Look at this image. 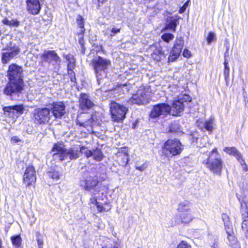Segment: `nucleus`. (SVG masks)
Masks as SVG:
<instances>
[{"label": "nucleus", "instance_id": "nucleus-1", "mask_svg": "<svg viewBox=\"0 0 248 248\" xmlns=\"http://www.w3.org/2000/svg\"><path fill=\"white\" fill-rule=\"evenodd\" d=\"M204 157L206 158L202 161V163L204 164L214 174L220 175L223 162L219 156L217 148H215L210 152L202 154V157Z\"/></svg>", "mask_w": 248, "mask_h": 248}, {"label": "nucleus", "instance_id": "nucleus-2", "mask_svg": "<svg viewBox=\"0 0 248 248\" xmlns=\"http://www.w3.org/2000/svg\"><path fill=\"white\" fill-rule=\"evenodd\" d=\"M91 65L94 71L99 84L103 82L107 77V70L111 65V61L108 59L99 56L93 58Z\"/></svg>", "mask_w": 248, "mask_h": 248}, {"label": "nucleus", "instance_id": "nucleus-3", "mask_svg": "<svg viewBox=\"0 0 248 248\" xmlns=\"http://www.w3.org/2000/svg\"><path fill=\"white\" fill-rule=\"evenodd\" d=\"M24 90V83L21 80H10L3 89L4 94L12 100H17Z\"/></svg>", "mask_w": 248, "mask_h": 248}, {"label": "nucleus", "instance_id": "nucleus-4", "mask_svg": "<svg viewBox=\"0 0 248 248\" xmlns=\"http://www.w3.org/2000/svg\"><path fill=\"white\" fill-rule=\"evenodd\" d=\"M183 149V145L178 139L168 140L162 147V153L167 157L178 155Z\"/></svg>", "mask_w": 248, "mask_h": 248}, {"label": "nucleus", "instance_id": "nucleus-5", "mask_svg": "<svg viewBox=\"0 0 248 248\" xmlns=\"http://www.w3.org/2000/svg\"><path fill=\"white\" fill-rule=\"evenodd\" d=\"M50 119V110L47 108H38L32 112L31 120L36 124H45Z\"/></svg>", "mask_w": 248, "mask_h": 248}, {"label": "nucleus", "instance_id": "nucleus-6", "mask_svg": "<svg viewBox=\"0 0 248 248\" xmlns=\"http://www.w3.org/2000/svg\"><path fill=\"white\" fill-rule=\"evenodd\" d=\"M191 101L190 97L186 94L179 96L178 99L173 101L170 113L173 116H178L184 110L185 104Z\"/></svg>", "mask_w": 248, "mask_h": 248}, {"label": "nucleus", "instance_id": "nucleus-7", "mask_svg": "<svg viewBox=\"0 0 248 248\" xmlns=\"http://www.w3.org/2000/svg\"><path fill=\"white\" fill-rule=\"evenodd\" d=\"M110 110L114 121L119 122L124 119L128 109L124 105L112 102L110 104Z\"/></svg>", "mask_w": 248, "mask_h": 248}, {"label": "nucleus", "instance_id": "nucleus-8", "mask_svg": "<svg viewBox=\"0 0 248 248\" xmlns=\"http://www.w3.org/2000/svg\"><path fill=\"white\" fill-rule=\"evenodd\" d=\"M150 100L149 93L144 87H140L137 93L134 94L129 100V103L143 105L147 104Z\"/></svg>", "mask_w": 248, "mask_h": 248}, {"label": "nucleus", "instance_id": "nucleus-9", "mask_svg": "<svg viewBox=\"0 0 248 248\" xmlns=\"http://www.w3.org/2000/svg\"><path fill=\"white\" fill-rule=\"evenodd\" d=\"M22 68L16 64H12L9 67L8 76L10 80H21L23 79Z\"/></svg>", "mask_w": 248, "mask_h": 248}, {"label": "nucleus", "instance_id": "nucleus-10", "mask_svg": "<svg viewBox=\"0 0 248 248\" xmlns=\"http://www.w3.org/2000/svg\"><path fill=\"white\" fill-rule=\"evenodd\" d=\"M170 106L166 103L158 104L154 106L151 113L150 117L155 118L160 115L170 113Z\"/></svg>", "mask_w": 248, "mask_h": 248}, {"label": "nucleus", "instance_id": "nucleus-11", "mask_svg": "<svg viewBox=\"0 0 248 248\" xmlns=\"http://www.w3.org/2000/svg\"><path fill=\"white\" fill-rule=\"evenodd\" d=\"M184 45L182 38H176L173 47L168 58L169 62H173L179 56Z\"/></svg>", "mask_w": 248, "mask_h": 248}, {"label": "nucleus", "instance_id": "nucleus-12", "mask_svg": "<svg viewBox=\"0 0 248 248\" xmlns=\"http://www.w3.org/2000/svg\"><path fill=\"white\" fill-rule=\"evenodd\" d=\"M81 147H78L77 145H73L71 148L66 149L63 152V156L61 157V161L67 159L68 158L70 160L76 159L79 157V155L82 153L80 152Z\"/></svg>", "mask_w": 248, "mask_h": 248}, {"label": "nucleus", "instance_id": "nucleus-13", "mask_svg": "<svg viewBox=\"0 0 248 248\" xmlns=\"http://www.w3.org/2000/svg\"><path fill=\"white\" fill-rule=\"evenodd\" d=\"M45 0H26L27 10L31 14L39 13Z\"/></svg>", "mask_w": 248, "mask_h": 248}, {"label": "nucleus", "instance_id": "nucleus-14", "mask_svg": "<svg viewBox=\"0 0 248 248\" xmlns=\"http://www.w3.org/2000/svg\"><path fill=\"white\" fill-rule=\"evenodd\" d=\"M36 177L34 168L33 166H29L25 170L23 175V182L27 186L33 184Z\"/></svg>", "mask_w": 248, "mask_h": 248}, {"label": "nucleus", "instance_id": "nucleus-15", "mask_svg": "<svg viewBox=\"0 0 248 248\" xmlns=\"http://www.w3.org/2000/svg\"><path fill=\"white\" fill-rule=\"evenodd\" d=\"M50 105L52 113L56 118H61L65 113V106L63 102H53Z\"/></svg>", "mask_w": 248, "mask_h": 248}, {"label": "nucleus", "instance_id": "nucleus-16", "mask_svg": "<svg viewBox=\"0 0 248 248\" xmlns=\"http://www.w3.org/2000/svg\"><path fill=\"white\" fill-rule=\"evenodd\" d=\"M80 152L82 154H84L87 158L93 156V159L96 161H100L102 160L103 158L102 153L98 149L91 151L85 146H81Z\"/></svg>", "mask_w": 248, "mask_h": 248}, {"label": "nucleus", "instance_id": "nucleus-17", "mask_svg": "<svg viewBox=\"0 0 248 248\" xmlns=\"http://www.w3.org/2000/svg\"><path fill=\"white\" fill-rule=\"evenodd\" d=\"M79 108L83 110L91 108L93 106V102L91 100L88 94L81 93L79 99Z\"/></svg>", "mask_w": 248, "mask_h": 248}, {"label": "nucleus", "instance_id": "nucleus-18", "mask_svg": "<svg viewBox=\"0 0 248 248\" xmlns=\"http://www.w3.org/2000/svg\"><path fill=\"white\" fill-rule=\"evenodd\" d=\"M42 59L48 62L57 63L60 62L61 59L54 50H45L42 55Z\"/></svg>", "mask_w": 248, "mask_h": 248}, {"label": "nucleus", "instance_id": "nucleus-19", "mask_svg": "<svg viewBox=\"0 0 248 248\" xmlns=\"http://www.w3.org/2000/svg\"><path fill=\"white\" fill-rule=\"evenodd\" d=\"M20 49L18 47H15L13 49L3 52L2 53V62L6 63L18 55Z\"/></svg>", "mask_w": 248, "mask_h": 248}, {"label": "nucleus", "instance_id": "nucleus-20", "mask_svg": "<svg viewBox=\"0 0 248 248\" xmlns=\"http://www.w3.org/2000/svg\"><path fill=\"white\" fill-rule=\"evenodd\" d=\"M193 218L194 217L192 213L188 212L180 213L176 217L175 220L177 224L185 225L190 222Z\"/></svg>", "mask_w": 248, "mask_h": 248}, {"label": "nucleus", "instance_id": "nucleus-21", "mask_svg": "<svg viewBox=\"0 0 248 248\" xmlns=\"http://www.w3.org/2000/svg\"><path fill=\"white\" fill-rule=\"evenodd\" d=\"M86 115H88V117H86L85 115L78 116L77 120V124L85 128L91 125L93 122L92 117L90 115L86 114Z\"/></svg>", "mask_w": 248, "mask_h": 248}, {"label": "nucleus", "instance_id": "nucleus-22", "mask_svg": "<svg viewBox=\"0 0 248 248\" xmlns=\"http://www.w3.org/2000/svg\"><path fill=\"white\" fill-rule=\"evenodd\" d=\"M3 110L4 112H14L16 111L19 114H23L25 110V107L23 104L4 107Z\"/></svg>", "mask_w": 248, "mask_h": 248}, {"label": "nucleus", "instance_id": "nucleus-23", "mask_svg": "<svg viewBox=\"0 0 248 248\" xmlns=\"http://www.w3.org/2000/svg\"><path fill=\"white\" fill-rule=\"evenodd\" d=\"M198 126L202 130L205 129L211 132L214 129V122L213 120H209L205 122H197Z\"/></svg>", "mask_w": 248, "mask_h": 248}, {"label": "nucleus", "instance_id": "nucleus-24", "mask_svg": "<svg viewBox=\"0 0 248 248\" xmlns=\"http://www.w3.org/2000/svg\"><path fill=\"white\" fill-rule=\"evenodd\" d=\"M98 182L96 178L91 176L88 177L85 181L84 188L87 190L93 189L97 186Z\"/></svg>", "mask_w": 248, "mask_h": 248}, {"label": "nucleus", "instance_id": "nucleus-25", "mask_svg": "<svg viewBox=\"0 0 248 248\" xmlns=\"http://www.w3.org/2000/svg\"><path fill=\"white\" fill-rule=\"evenodd\" d=\"M241 204V210L243 219L247 220L248 222V200L247 199H239Z\"/></svg>", "mask_w": 248, "mask_h": 248}, {"label": "nucleus", "instance_id": "nucleus-26", "mask_svg": "<svg viewBox=\"0 0 248 248\" xmlns=\"http://www.w3.org/2000/svg\"><path fill=\"white\" fill-rule=\"evenodd\" d=\"M225 231L228 235L227 239L229 241V244L231 246L236 244L237 240L234 236L233 228H229L227 230H225Z\"/></svg>", "mask_w": 248, "mask_h": 248}, {"label": "nucleus", "instance_id": "nucleus-27", "mask_svg": "<svg viewBox=\"0 0 248 248\" xmlns=\"http://www.w3.org/2000/svg\"><path fill=\"white\" fill-rule=\"evenodd\" d=\"M223 151L229 155L234 156L237 160L242 156L241 153L235 147H227L223 149Z\"/></svg>", "mask_w": 248, "mask_h": 248}, {"label": "nucleus", "instance_id": "nucleus-28", "mask_svg": "<svg viewBox=\"0 0 248 248\" xmlns=\"http://www.w3.org/2000/svg\"><path fill=\"white\" fill-rule=\"evenodd\" d=\"M65 149H64L63 144L58 143L54 145L52 151L56 152L54 154V155L59 156L60 160H61V157L63 156V152L65 151Z\"/></svg>", "mask_w": 248, "mask_h": 248}, {"label": "nucleus", "instance_id": "nucleus-29", "mask_svg": "<svg viewBox=\"0 0 248 248\" xmlns=\"http://www.w3.org/2000/svg\"><path fill=\"white\" fill-rule=\"evenodd\" d=\"M191 205L189 202H185L179 204L178 208V211L181 213H192V210L191 209Z\"/></svg>", "mask_w": 248, "mask_h": 248}, {"label": "nucleus", "instance_id": "nucleus-30", "mask_svg": "<svg viewBox=\"0 0 248 248\" xmlns=\"http://www.w3.org/2000/svg\"><path fill=\"white\" fill-rule=\"evenodd\" d=\"M178 19L174 18L173 17H171L167 20V24L166 25V29H170L175 31Z\"/></svg>", "mask_w": 248, "mask_h": 248}, {"label": "nucleus", "instance_id": "nucleus-31", "mask_svg": "<svg viewBox=\"0 0 248 248\" xmlns=\"http://www.w3.org/2000/svg\"><path fill=\"white\" fill-rule=\"evenodd\" d=\"M97 210L99 212H107L111 209V205L108 203H105L102 204V203L98 202L95 205Z\"/></svg>", "mask_w": 248, "mask_h": 248}, {"label": "nucleus", "instance_id": "nucleus-32", "mask_svg": "<svg viewBox=\"0 0 248 248\" xmlns=\"http://www.w3.org/2000/svg\"><path fill=\"white\" fill-rule=\"evenodd\" d=\"M2 23L7 26L14 27H17L19 25V22L16 19H8L7 17L4 18L2 21Z\"/></svg>", "mask_w": 248, "mask_h": 248}, {"label": "nucleus", "instance_id": "nucleus-33", "mask_svg": "<svg viewBox=\"0 0 248 248\" xmlns=\"http://www.w3.org/2000/svg\"><path fill=\"white\" fill-rule=\"evenodd\" d=\"M120 29L113 28L112 29H108L104 32V34L108 36L109 38H111L114 36L116 34L120 32Z\"/></svg>", "mask_w": 248, "mask_h": 248}, {"label": "nucleus", "instance_id": "nucleus-34", "mask_svg": "<svg viewBox=\"0 0 248 248\" xmlns=\"http://www.w3.org/2000/svg\"><path fill=\"white\" fill-rule=\"evenodd\" d=\"M163 55V52L160 47H155L153 53L152 54V57L155 60L158 61L160 60L161 56Z\"/></svg>", "mask_w": 248, "mask_h": 248}, {"label": "nucleus", "instance_id": "nucleus-35", "mask_svg": "<svg viewBox=\"0 0 248 248\" xmlns=\"http://www.w3.org/2000/svg\"><path fill=\"white\" fill-rule=\"evenodd\" d=\"M168 89V92L171 95H176L178 96V97L179 96L178 94L180 92V90L178 86L174 84L170 85Z\"/></svg>", "mask_w": 248, "mask_h": 248}, {"label": "nucleus", "instance_id": "nucleus-36", "mask_svg": "<svg viewBox=\"0 0 248 248\" xmlns=\"http://www.w3.org/2000/svg\"><path fill=\"white\" fill-rule=\"evenodd\" d=\"M222 218L224 222L225 230H227L229 228H232V225L230 221V218L226 214H223L222 215Z\"/></svg>", "mask_w": 248, "mask_h": 248}, {"label": "nucleus", "instance_id": "nucleus-37", "mask_svg": "<svg viewBox=\"0 0 248 248\" xmlns=\"http://www.w3.org/2000/svg\"><path fill=\"white\" fill-rule=\"evenodd\" d=\"M11 239L13 245L16 247H19L22 242V239L19 235L12 236Z\"/></svg>", "mask_w": 248, "mask_h": 248}, {"label": "nucleus", "instance_id": "nucleus-38", "mask_svg": "<svg viewBox=\"0 0 248 248\" xmlns=\"http://www.w3.org/2000/svg\"><path fill=\"white\" fill-rule=\"evenodd\" d=\"M223 75L225 80L226 84L227 86L229 84V77H230V68L229 67H224L223 71Z\"/></svg>", "mask_w": 248, "mask_h": 248}, {"label": "nucleus", "instance_id": "nucleus-39", "mask_svg": "<svg viewBox=\"0 0 248 248\" xmlns=\"http://www.w3.org/2000/svg\"><path fill=\"white\" fill-rule=\"evenodd\" d=\"M216 40V34L212 31H211L209 33L207 38L206 40L207 42V44L210 45L212 42L215 41Z\"/></svg>", "mask_w": 248, "mask_h": 248}, {"label": "nucleus", "instance_id": "nucleus-40", "mask_svg": "<svg viewBox=\"0 0 248 248\" xmlns=\"http://www.w3.org/2000/svg\"><path fill=\"white\" fill-rule=\"evenodd\" d=\"M162 39L166 42L169 43L174 38V35L172 34L166 33L161 36Z\"/></svg>", "mask_w": 248, "mask_h": 248}, {"label": "nucleus", "instance_id": "nucleus-41", "mask_svg": "<svg viewBox=\"0 0 248 248\" xmlns=\"http://www.w3.org/2000/svg\"><path fill=\"white\" fill-rule=\"evenodd\" d=\"M242 228L244 231L246 237L248 238V222L247 220L243 219L242 223Z\"/></svg>", "mask_w": 248, "mask_h": 248}, {"label": "nucleus", "instance_id": "nucleus-42", "mask_svg": "<svg viewBox=\"0 0 248 248\" xmlns=\"http://www.w3.org/2000/svg\"><path fill=\"white\" fill-rule=\"evenodd\" d=\"M210 242H209V244L211 245L212 248H218L217 244V238L215 236H211L210 238Z\"/></svg>", "mask_w": 248, "mask_h": 248}, {"label": "nucleus", "instance_id": "nucleus-43", "mask_svg": "<svg viewBox=\"0 0 248 248\" xmlns=\"http://www.w3.org/2000/svg\"><path fill=\"white\" fill-rule=\"evenodd\" d=\"M176 248H192L191 246L186 241H182Z\"/></svg>", "mask_w": 248, "mask_h": 248}, {"label": "nucleus", "instance_id": "nucleus-44", "mask_svg": "<svg viewBox=\"0 0 248 248\" xmlns=\"http://www.w3.org/2000/svg\"><path fill=\"white\" fill-rule=\"evenodd\" d=\"M77 23L79 27L81 29V32H83L84 31V30L83 29L84 28V22H83V19L81 16H79L78 18L77 19Z\"/></svg>", "mask_w": 248, "mask_h": 248}, {"label": "nucleus", "instance_id": "nucleus-45", "mask_svg": "<svg viewBox=\"0 0 248 248\" xmlns=\"http://www.w3.org/2000/svg\"><path fill=\"white\" fill-rule=\"evenodd\" d=\"M48 175L49 177L52 178L53 179L58 180L59 178V174L58 171L48 172Z\"/></svg>", "mask_w": 248, "mask_h": 248}, {"label": "nucleus", "instance_id": "nucleus-46", "mask_svg": "<svg viewBox=\"0 0 248 248\" xmlns=\"http://www.w3.org/2000/svg\"><path fill=\"white\" fill-rule=\"evenodd\" d=\"M239 163L241 164L242 166H243V170L246 171H247L248 170V166L247 164L245 163L244 159H243L242 156L239 160H238Z\"/></svg>", "mask_w": 248, "mask_h": 248}, {"label": "nucleus", "instance_id": "nucleus-47", "mask_svg": "<svg viewBox=\"0 0 248 248\" xmlns=\"http://www.w3.org/2000/svg\"><path fill=\"white\" fill-rule=\"evenodd\" d=\"M183 55L184 56V57L187 58H190L191 56L190 51L187 49H184Z\"/></svg>", "mask_w": 248, "mask_h": 248}, {"label": "nucleus", "instance_id": "nucleus-48", "mask_svg": "<svg viewBox=\"0 0 248 248\" xmlns=\"http://www.w3.org/2000/svg\"><path fill=\"white\" fill-rule=\"evenodd\" d=\"M123 156H124V162H122V165L125 166L127 164L128 161V155L126 154H123Z\"/></svg>", "mask_w": 248, "mask_h": 248}, {"label": "nucleus", "instance_id": "nucleus-49", "mask_svg": "<svg viewBox=\"0 0 248 248\" xmlns=\"http://www.w3.org/2000/svg\"><path fill=\"white\" fill-rule=\"evenodd\" d=\"M11 141L13 143H17L21 141V140L17 136H14L11 138Z\"/></svg>", "mask_w": 248, "mask_h": 248}, {"label": "nucleus", "instance_id": "nucleus-50", "mask_svg": "<svg viewBox=\"0 0 248 248\" xmlns=\"http://www.w3.org/2000/svg\"><path fill=\"white\" fill-rule=\"evenodd\" d=\"M90 202L92 204H94L95 205L96 204V203L98 202L97 201V198L96 197H93L90 199Z\"/></svg>", "mask_w": 248, "mask_h": 248}, {"label": "nucleus", "instance_id": "nucleus-51", "mask_svg": "<svg viewBox=\"0 0 248 248\" xmlns=\"http://www.w3.org/2000/svg\"><path fill=\"white\" fill-rule=\"evenodd\" d=\"M37 244L38 245L39 248H43V241L42 239H37Z\"/></svg>", "mask_w": 248, "mask_h": 248}, {"label": "nucleus", "instance_id": "nucleus-52", "mask_svg": "<svg viewBox=\"0 0 248 248\" xmlns=\"http://www.w3.org/2000/svg\"><path fill=\"white\" fill-rule=\"evenodd\" d=\"M186 4H184L179 10V12L180 14L184 13L186 10Z\"/></svg>", "mask_w": 248, "mask_h": 248}, {"label": "nucleus", "instance_id": "nucleus-53", "mask_svg": "<svg viewBox=\"0 0 248 248\" xmlns=\"http://www.w3.org/2000/svg\"><path fill=\"white\" fill-rule=\"evenodd\" d=\"M102 248H118L117 246H116V245H108L106 246H104Z\"/></svg>", "mask_w": 248, "mask_h": 248}, {"label": "nucleus", "instance_id": "nucleus-54", "mask_svg": "<svg viewBox=\"0 0 248 248\" xmlns=\"http://www.w3.org/2000/svg\"><path fill=\"white\" fill-rule=\"evenodd\" d=\"M176 131V128H173L172 125H171L170 127V131L171 132H174Z\"/></svg>", "mask_w": 248, "mask_h": 248}, {"label": "nucleus", "instance_id": "nucleus-55", "mask_svg": "<svg viewBox=\"0 0 248 248\" xmlns=\"http://www.w3.org/2000/svg\"><path fill=\"white\" fill-rule=\"evenodd\" d=\"M224 67H229L228 61L225 59L224 62Z\"/></svg>", "mask_w": 248, "mask_h": 248}, {"label": "nucleus", "instance_id": "nucleus-56", "mask_svg": "<svg viewBox=\"0 0 248 248\" xmlns=\"http://www.w3.org/2000/svg\"><path fill=\"white\" fill-rule=\"evenodd\" d=\"M232 248H241L239 245L237 243L235 245L231 246Z\"/></svg>", "mask_w": 248, "mask_h": 248}, {"label": "nucleus", "instance_id": "nucleus-57", "mask_svg": "<svg viewBox=\"0 0 248 248\" xmlns=\"http://www.w3.org/2000/svg\"><path fill=\"white\" fill-rule=\"evenodd\" d=\"M137 169L140 171H142L144 170L142 167H137Z\"/></svg>", "mask_w": 248, "mask_h": 248}, {"label": "nucleus", "instance_id": "nucleus-58", "mask_svg": "<svg viewBox=\"0 0 248 248\" xmlns=\"http://www.w3.org/2000/svg\"><path fill=\"white\" fill-rule=\"evenodd\" d=\"M79 44H80L81 46H82V45H83V44H82V43H83V39H82V38H80V39H79Z\"/></svg>", "mask_w": 248, "mask_h": 248}, {"label": "nucleus", "instance_id": "nucleus-59", "mask_svg": "<svg viewBox=\"0 0 248 248\" xmlns=\"http://www.w3.org/2000/svg\"><path fill=\"white\" fill-rule=\"evenodd\" d=\"M99 2L103 3L106 1L107 0H97Z\"/></svg>", "mask_w": 248, "mask_h": 248}, {"label": "nucleus", "instance_id": "nucleus-60", "mask_svg": "<svg viewBox=\"0 0 248 248\" xmlns=\"http://www.w3.org/2000/svg\"><path fill=\"white\" fill-rule=\"evenodd\" d=\"M189 1V0H188L186 1V3L184 4H186V8L187 7V5L188 4Z\"/></svg>", "mask_w": 248, "mask_h": 248}, {"label": "nucleus", "instance_id": "nucleus-61", "mask_svg": "<svg viewBox=\"0 0 248 248\" xmlns=\"http://www.w3.org/2000/svg\"><path fill=\"white\" fill-rule=\"evenodd\" d=\"M228 50H227V51L225 53V54H224V56H225V57L226 58L227 57V56H228Z\"/></svg>", "mask_w": 248, "mask_h": 248}, {"label": "nucleus", "instance_id": "nucleus-62", "mask_svg": "<svg viewBox=\"0 0 248 248\" xmlns=\"http://www.w3.org/2000/svg\"><path fill=\"white\" fill-rule=\"evenodd\" d=\"M1 241L0 239V248H1Z\"/></svg>", "mask_w": 248, "mask_h": 248}, {"label": "nucleus", "instance_id": "nucleus-63", "mask_svg": "<svg viewBox=\"0 0 248 248\" xmlns=\"http://www.w3.org/2000/svg\"><path fill=\"white\" fill-rule=\"evenodd\" d=\"M96 189H95V191L93 192V195H95L96 194L95 193V192H96Z\"/></svg>", "mask_w": 248, "mask_h": 248}]
</instances>
